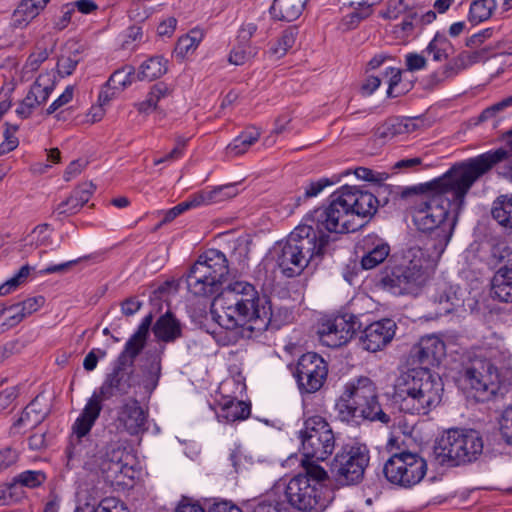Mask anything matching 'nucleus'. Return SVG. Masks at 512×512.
I'll return each mask as SVG.
<instances>
[{
    "mask_svg": "<svg viewBox=\"0 0 512 512\" xmlns=\"http://www.w3.org/2000/svg\"><path fill=\"white\" fill-rule=\"evenodd\" d=\"M379 201L374 193L355 186L345 185L330 196L325 208H317L304 218L305 223L297 226L288 236L277 263L283 274L295 277L308 265L315 267L330 254L332 239L330 232H355L364 225L356 223L355 217L371 218L378 209Z\"/></svg>",
    "mask_w": 512,
    "mask_h": 512,
    "instance_id": "1",
    "label": "nucleus"
},
{
    "mask_svg": "<svg viewBox=\"0 0 512 512\" xmlns=\"http://www.w3.org/2000/svg\"><path fill=\"white\" fill-rule=\"evenodd\" d=\"M485 173L471 159L453 164L442 176L429 182L410 187L397 186L390 189L394 199L406 201L416 215L413 216L417 229L426 235V250L439 258L451 239L454 222L448 221L450 212L455 217L465 205V198Z\"/></svg>",
    "mask_w": 512,
    "mask_h": 512,
    "instance_id": "2",
    "label": "nucleus"
},
{
    "mask_svg": "<svg viewBox=\"0 0 512 512\" xmlns=\"http://www.w3.org/2000/svg\"><path fill=\"white\" fill-rule=\"evenodd\" d=\"M362 270H372L383 264L375 284L394 295L417 293L427 280V259L421 247H410L390 255L391 247L382 238L367 236L363 241Z\"/></svg>",
    "mask_w": 512,
    "mask_h": 512,
    "instance_id": "3",
    "label": "nucleus"
},
{
    "mask_svg": "<svg viewBox=\"0 0 512 512\" xmlns=\"http://www.w3.org/2000/svg\"><path fill=\"white\" fill-rule=\"evenodd\" d=\"M442 378L427 367L409 369L394 386L393 400L401 412L426 416L442 402Z\"/></svg>",
    "mask_w": 512,
    "mask_h": 512,
    "instance_id": "4",
    "label": "nucleus"
},
{
    "mask_svg": "<svg viewBox=\"0 0 512 512\" xmlns=\"http://www.w3.org/2000/svg\"><path fill=\"white\" fill-rule=\"evenodd\" d=\"M338 418L342 422L360 424L364 420L388 425L391 417L384 412L379 402L375 382L367 376L356 377L344 386L335 404Z\"/></svg>",
    "mask_w": 512,
    "mask_h": 512,
    "instance_id": "5",
    "label": "nucleus"
},
{
    "mask_svg": "<svg viewBox=\"0 0 512 512\" xmlns=\"http://www.w3.org/2000/svg\"><path fill=\"white\" fill-rule=\"evenodd\" d=\"M483 449L484 441L478 430L451 428L437 439L434 454L441 464L454 467L475 462Z\"/></svg>",
    "mask_w": 512,
    "mask_h": 512,
    "instance_id": "6",
    "label": "nucleus"
},
{
    "mask_svg": "<svg viewBox=\"0 0 512 512\" xmlns=\"http://www.w3.org/2000/svg\"><path fill=\"white\" fill-rule=\"evenodd\" d=\"M229 275L228 260L218 249H208L190 267L186 275L187 289L198 297L216 294Z\"/></svg>",
    "mask_w": 512,
    "mask_h": 512,
    "instance_id": "7",
    "label": "nucleus"
},
{
    "mask_svg": "<svg viewBox=\"0 0 512 512\" xmlns=\"http://www.w3.org/2000/svg\"><path fill=\"white\" fill-rule=\"evenodd\" d=\"M463 381L477 402H487L498 395L503 397L508 392L506 384L501 381L498 368L491 359L472 360L464 372Z\"/></svg>",
    "mask_w": 512,
    "mask_h": 512,
    "instance_id": "8",
    "label": "nucleus"
},
{
    "mask_svg": "<svg viewBox=\"0 0 512 512\" xmlns=\"http://www.w3.org/2000/svg\"><path fill=\"white\" fill-rule=\"evenodd\" d=\"M300 438L302 455L307 459L325 461L335 449L336 438L332 427L320 415H314L305 420Z\"/></svg>",
    "mask_w": 512,
    "mask_h": 512,
    "instance_id": "9",
    "label": "nucleus"
},
{
    "mask_svg": "<svg viewBox=\"0 0 512 512\" xmlns=\"http://www.w3.org/2000/svg\"><path fill=\"white\" fill-rule=\"evenodd\" d=\"M288 503L300 512H323L333 500L329 486H315L306 477H293L287 484Z\"/></svg>",
    "mask_w": 512,
    "mask_h": 512,
    "instance_id": "10",
    "label": "nucleus"
},
{
    "mask_svg": "<svg viewBox=\"0 0 512 512\" xmlns=\"http://www.w3.org/2000/svg\"><path fill=\"white\" fill-rule=\"evenodd\" d=\"M382 472L391 484L410 488L424 478L427 472V463L417 453L403 451L393 454L385 462Z\"/></svg>",
    "mask_w": 512,
    "mask_h": 512,
    "instance_id": "11",
    "label": "nucleus"
},
{
    "mask_svg": "<svg viewBox=\"0 0 512 512\" xmlns=\"http://www.w3.org/2000/svg\"><path fill=\"white\" fill-rule=\"evenodd\" d=\"M368 463L366 447L345 445L336 453L330 471L341 485L357 484L362 481Z\"/></svg>",
    "mask_w": 512,
    "mask_h": 512,
    "instance_id": "12",
    "label": "nucleus"
},
{
    "mask_svg": "<svg viewBox=\"0 0 512 512\" xmlns=\"http://www.w3.org/2000/svg\"><path fill=\"white\" fill-rule=\"evenodd\" d=\"M301 394H312L319 391L328 376V363L316 352L301 355L293 371Z\"/></svg>",
    "mask_w": 512,
    "mask_h": 512,
    "instance_id": "13",
    "label": "nucleus"
},
{
    "mask_svg": "<svg viewBox=\"0 0 512 512\" xmlns=\"http://www.w3.org/2000/svg\"><path fill=\"white\" fill-rule=\"evenodd\" d=\"M362 327L363 323L358 316L344 313L323 322L318 333L323 344L338 348L358 335Z\"/></svg>",
    "mask_w": 512,
    "mask_h": 512,
    "instance_id": "14",
    "label": "nucleus"
},
{
    "mask_svg": "<svg viewBox=\"0 0 512 512\" xmlns=\"http://www.w3.org/2000/svg\"><path fill=\"white\" fill-rule=\"evenodd\" d=\"M398 327L390 318H383L368 325H363L359 333V344L368 352L382 351L395 337Z\"/></svg>",
    "mask_w": 512,
    "mask_h": 512,
    "instance_id": "15",
    "label": "nucleus"
},
{
    "mask_svg": "<svg viewBox=\"0 0 512 512\" xmlns=\"http://www.w3.org/2000/svg\"><path fill=\"white\" fill-rule=\"evenodd\" d=\"M238 299L239 305L236 308L238 320L243 329L251 333L252 322L256 320V314H260L264 304H269V298L265 295L260 296L252 284L241 281Z\"/></svg>",
    "mask_w": 512,
    "mask_h": 512,
    "instance_id": "16",
    "label": "nucleus"
},
{
    "mask_svg": "<svg viewBox=\"0 0 512 512\" xmlns=\"http://www.w3.org/2000/svg\"><path fill=\"white\" fill-rule=\"evenodd\" d=\"M294 311L286 306H274L269 299V304L261 307L260 314H256V320L252 322L249 337L258 336L268 328L278 330L282 326L292 323Z\"/></svg>",
    "mask_w": 512,
    "mask_h": 512,
    "instance_id": "17",
    "label": "nucleus"
},
{
    "mask_svg": "<svg viewBox=\"0 0 512 512\" xmlns=\"http://www.w3.org/2000/svg\"><path fill=\"white\" fill-rule=\"evenodd\" d=\"M148 412L136 398L125 401L118 409L117 422L130 435L143 433L147 428Z\"/></svg>",
    "mask_w": 512,
    "mask_h": 512,
    "instance_id": "18",
    "label": "nucleus"
},
{
    "mask_svg": "<svg viewBox=\"0 0 512 512\" xmlns=\"http://www.w3.org/2000/svg\"><path fill=\"white\" fill-rule=\"evenodd\" d=\"M241 281H236L234 283H230L227 287L221 289L216 293L217 295L214 297L212 307L220 308L224 316L226 318V324L220 325L224 326L226 329H232L237 326H241L240 320H238V312L236 311L237 306L239 305L238 293L240 291Z\"/></svg>",
    "mask_w": 512,
    "mask_h": 512,
    "instance_id": "19",
    "label": "nucleus"
},
{
    "mask_svg": "<svg viewBox=\"0 0 512 512\" xmlns=\"http://www.w3.org/2000/svg\"><path fill=\"white\" fill-rule=\"evenodd\" d=\"M235 187L234 185H225L218 187L217 189H214L209 192H198L193 195H191L187 200L177 204L173 208L169 209L166 213L162 221L160 222V225L169 223L173 221L177 216L182 214L183 212L197 207L203 203H210L215 202L218 200H221L218 198V195L221 193H224L225 196L231 197L235 195Z\"/></svg>",
    "mask_w": 512,
    "mask_h": 512,
    "instance_id": "20",
    "label": "nucleus"
},
{
    "mask_svg": "<svg viewBox=\"0 0 512 512\" xmlns=\"http://www.w3.org/2000/svg\"><path fill=\"white\" fill-rule=\"evenodd\" d=\"M445 353V343L436 335L421 337L411 351L412 358L419 364L426 366L438 365Z\"/></svg>",
    "mask_w": 512,
    "mask_h": 512,
    "instance_id": "21",
    "label": "nucleus"
},
{
    "mask_svg": "<svg viewBox=\"0 0 512 512\" xmlns=\"http://www.w3.org/2000/svg\"><path fill=\"white\" fill-rule=\"evenodd\" d=\"M139 366L141 379L138 382L149 396L154 392L159 384L162 374V357L161 352L147 351L142 358Z\"/></svg>",
    "mask_w": 512,
    "mask_h": 512,
    "instance_id": "22",
    "label": "nucleus"
},
{
    "mask_svg": "<svg viewBox=\"0 0 512 512\" xmlns=\"http://www.w3.org/2000/svg\"><path fill=\"white\" fill-rule=\"evenodd\" d=\"M135 384L134 370H130V372L112 370L111 373L106 375L104 382L99 388V392L104 400H108L112 397L128 395Z\"/></svg>",
    "mask_w": 512,
    "mask_h": 512,
    "instance_id": "23",
    "label": "nucleus"
},
{
    "mask_svg": "<svg viewBox=\"0 0 512 512\" xmlns=\"http://www.w3.org/2000/svg\"><path fill=\"white\" fill-rule=\"evenodd\" d=\"M502 139L505 141L503 146L471 158L485 174L512 157V128L503 134Z\"/></svg>",
    "mask_w": 512,
    "mask_h": 512,
    "instance_id": "24",
    "label": "nucleus"
},
{
    "mask_svg": "<svg viewBox=\"0 0 512 512\" xmlns=\"http://www.w3.org/2000/svg\"><path fill=\"white\" fill-rule=\"evenodd\" d=\"M251 414V404L236 398H225L219 403L216 416L219 422L233 423L247 419Z\"/></svg>",
    "mask_w": 512,
    "mask_h": 512,
    "instance_id": "25",
    "label": "nucleus"
},
{
    "mask_svg": "<svg viewBox=\"0 0 512 512\" xmlns=\"http://www.w3.org/2000/svg\"><path fill=\"white\" fill-rule=\"evenodd\" d=\"M152 331L159 341L172 343L182 336V325L171 311H167L156 320Z\"/></svg>",
    "mask_w": 512,
    "mask_h": 512,
    "instance_id": "26",
    "label": "nucleus"
},
{
    "mask_svg": "<svg viewBox=\"0 0 512 512\" xmlns=\"http://www.w3.org/2000/svg\"><path fill=\"white\" fill-rule=\"evenodd\" d=\"M45 303L43 296H35L24 300L21 303L7 306L9 310H15V313L8 317L2 324L5 328L2 332L19 324L26 316L38 311Z\"/></svg>",
    "mask_w": 512,
    "mask_h": 512,
    "instance_id": "27",
    "label": "nucleus"
},
{
    "mask_svg": "<svg viewBox=\"0 0 512 512\" xmlns=\"http://www.w3.org/2000/svg\"><path fill=\"white\" fill-rule=\"evenodd\" d=\"M492 298L501 302H512V268H500L492 278Z\"/></svg>",
    "mask_w": 512,
    "mask_h": 512,
    "instance_id": "28",
    "label": "nucleus"
},
{
    "mask_svg": "<svg viewBox=\"0 0 512 512\" xmlns=\"http://www.w3.org/2000/svg\"><path fill=\"white\" fill-rule=\"evenodd\" d=\"M50 0H21L13 13L15 27H25L45 9Z\"/></svg>",
    "mask_w": 512,
    "mask_h": 512,
    "instance_id": "29",
    "label": "nucleus"
},
{
    "mask_svg": "<svg viewBox=\"0 0 512 512\" xmlns=\"http://www.w3.org/2000/svg\"><path fill=\"white\" fill-rule=\"evenodd\" d=\"M305 0H274L270 7V14L278 21L292 22L301 14Z\"/></svg>",
    "mask_w": 512,
    "mask_h": 512,
    "instance_id": "30",
    "label": "nucleus"
},
{
    "mask_svg": "<svg viewBox=\"0 0 512 512\" xmlns=\"http://www.w3.org/2000/svg\"><path fill=\"white\" fill-rule=\"evenodd\" d=\"M168 71V60L163 56H151L138 69V81L159 79Z\"/></svg>",
    "mask_w": 512,
    "mask_h": 512,
    "instance_id": "31",
    "label": "nucleus"
},
{
    "mask_svg": "<svg viewBox=\"0 0 512 512\" xmlns=\"http://www.w3.org/2000/svg\"><path fill=\"white\" fill-rule=\"evenodd\" d=\"M491 215L500 226L512 230V194L499 195L493 201Z\"/></svg>",
    "mask_w": 512,
    "mask_h": 512,
    "instance_id": "32",
    "label": "nucleus"
},
{
    "mask_svg": "<svg viewBox=\"0 0 512 512\" xmlns=\"http://www.w3.org/2000/svg\"><path fill=\"white\" fill-rule=\"evenodd\" d=\"M173 92V88L170 87L163 81H159L152 85L150 91L148 92L146 99L136 103L135 107L139 113H148L151 110L157 109L158 102L170 96Z\"/></svg>",
    "mask_w": 512,
    "mask_h": 512,
    "instance_id": "33",
    "label": "nucleus"
},
{
    "mask_svg": "<svg viewBox=\"0 0 512 512\" xmlns=\"http://www.w3.org/2000/svg\"><path fill=\"white\" fill-rule=\"evenodd\" d=\"M260 136L261 132L250 126L227 146V152L234 156L242 155L259 140Z\"/></svg>",
    "mask_w": 512,
    "mask_h": 512,
    "instance_id": "34",
    "label": "nucleus"
},
{
    "mask_svg": "<svg viewBox=\"0 0 512 512\" xmlns=\"http://www.w3.org/2000/svg\"><path fill=\"white\" fill-rule=\"evenodd\" d=\"M496 9V0H473L470 4L468 21L477 25L491 18Z\"/></svg>",
    "mask_w": 512,
    "mask_h": 512,
    "instance_id": "35",
    "label": "nucleus"
},
{
    "mask_svg": "<svg viewBox=\"0 0 512 512\" xmlns=\"http://www.w3.org/2000/svg\"><path fill=\"white\" fill-rule=\"evenodd\" d=\"M435 302L443 305L442 311L444 313L452 312L455 307H458L463 302L462 292L459 286L446 285L444 286L435 297Z\"/></svg>",
    "mask_w": 512,
    "mask_h": 512,
    "instance_id": "36",
    "label": "nucleus"
},
{
    "mask_svg": "<svg viewBox=\"0 0 512 512\" xmlns=\"http://www.w3.org/2000/svg\"><path fill=\"white\" fill-rule=\"evenodd\" d=\"M203 39L200 30L193 29L186 35L181 36L176 43L174 54L177 59L183 60L189 53L194 52Z\"/></svg>",
    "mask_w": 512,
    "mask_h": 512,
    "instance_id": "37",
    "label": "nucleus"
},
{
    "mask_svg": "<svg viewBox=\"0 0 512 512\" xmlns=\"http://www.w3.org/2000/svg\"><path fill=\"white\" fill-rule=\"evenodd\" d=\"M315 459H307L303 457L302 466L305 470L304 474H298L295 477H306L310 484L315 486H328L325 482L329 480L327 471L321 467Z\"/></svg>",
    "mask_w": 512,
    "mask_h": 512,
    "instance_id": "38",
    "label": "nucleus"
},
{
    "mask_svg": "<svg viewBox=\"0 0 512 512\" xmlns=\"http://www.w3.org/2000/svg\"><path fill=\"white\" fill-rule=\"evenodd\" d=\"M46 480L47 475L45 472L41 470H26L16 475L13 478L12 484L14 488L20 485L29 489H35L42 486Z\"/></svg>",
    "mask_w": 512,
    "mask_h": 512,
    "instance_id": "39",
    "label": "nucleus"
},
{
    "mask_svg": "<svg viewBox=\"0 0 512 512\" xmlns=\"http://www.w3.org/2000/svg\"><path fill=\"white\" fill-rule=\"evenodd\" d=\"M34 405L35 403L32 401L24 408L21 416L14 422V427H20L22 425L35 427L44 420L45 415L40 414V412L34 408Z\"/></svg>",
    "mask_w": 512,
    "mask_h": 512,
    "instance_id": "40",
    "label": "nucleus"
},
{
    "mask_svg": "<svg viewBox=\"0 0 512 512\" xmlns=\"http://www.w3.org/2000/svg\"><path fill=\"white\" fill-rule=\"evenodd\" d=\"M355 175L359 179H363L369 182L377 183L378 186L376 188V193L381 194L382 192H386L389 190L387 185L381 184L382 181L387 179L388 175L386 173H378L366 167H359L355 170Z\"/></svg>",
    "mask_w": 512,
    "mask_h": 512,
    "instance_id": "41",
    "label": "nucleus"
},
{
    "mask_svg": "<svg viewBox=\"0 0 512 512\" xmlns=\"http://www.w3.org/2000/svg\"><path fill=\"white\" fill-rule=\"evenodd\" d=\"M376 133L381 139H392L397 135L405 134V126L399 118L389 119L377 129Z\"/></svg>",
    "mask_w": 512,
    "mask_h": 512,
    "instance_id": "42",
    "label": "nucleus"
},
{
    "mask_svg": "<svg viewBox=\"0 0 512 512\" xmlns=\"http://www.w3.org/2000/svg\"><path fill=\"white\" fill-rule=\"evenodd\" d=\"M50 228V225L49 224H40V225H37L32 231L30 234H28L26 237H25V241L30 244V245H35V246H42V245H47L51 242V237L50 235L47 233V231L49 230Z\"/></svg>",
    "mask_w": 512,
    "mask_h": 512,
    "instance_id": "43",
    "label": "nucleus"
},
{
    "mask_svg": "<svg viewBox=\"0 0 512 512\" xmlns=\"http://www.w3.org/2000/svg\"><path fill=\"white\" fill-rule=\"evenodd\" d=\"M253 56L251 44L245 46L237 43L230 51L228 61L234 65H243Z\"/></svg>",
    "mask_w": 512,
    "mask_h": 512,
    "instance_id": "44",
    "label": "nucleus"
},
{
    "mask_svg": "<svg viewBox=\"0 0 512 512\" xmlns=\"http://www.w3.org/2000/svg\"><path fill=\"white\" fill-rule=\"evenodd\" d=\"M102 396L100 395V392L96 393L94 392L91 398L88 400L87 404L85 405L84 409L82 410V413L80 415L84 416L85 418H89L96 422L98 419L101 411H102Z\"/></svg>",
    "mask_w": 512,
    "mask_h": 512,
    "instance_id": "45",
    "label": "nucleus"
},
{
    "mask_svg": "<svg viewBox=\"0 0 512 512\" xmlns=\"http://www.w3.org/2000/svg\"><path fill=\"white\" fill-rule=\"evenodd\" d=\"M409 3L406 0H388L385 11L380 12L385 19H397L402 13L409 11Z\"/></svg>",
    "mask_w": 512,
    "mask_h": 512,
    "instance_id": "46",
    "label": "nucleus"
},
{
    "mask_svg": "<svg viewBox=\"0 0 512 512\" xmlns=\"http://www.w3.org/2000/svg\"><path fill=\"white\" fill-rule=\"evenodd\" d=\"M337 180H331L329 178H321L317 181L310 182L309 185L305 188L304 195L298 197L297 205L301 200H307L309 198L317 196L320 192L324 190V188L333 185Z\"/></svg>",
    "mask_w": 512,
    "mask_h": 512,
    "instance_id": "47",
    "label": "nucleus"
},
{
    "mask_svg": "<svg viewBox=\"0 0 512 512\" xmlns=\"http://www.w3.org/2000/svg\"><path fill=\"white\" fill-rule=\"evenodd\" d=\"M251 512H290L287 504L278 499H264L258 502Z\"/></svg>",
    "mask_w": 512,
    "mask_h": 512,
    "instance_id": "48",
    "label": "nucleus"
},
{
    "mask_svg": "<svg viewBox=\"0 0 512 512\" xmlns=\"http://www.w3.org/2000/svg\"><path fill=\"white\" fill-rule=\"evenodd\" d=\"M83 206L84 205L80 203V200H78V197L74 194V192H72L65 201L61 202L57 206L56 211L59 215H74Z\"/></svg>",
    "mask_w": 512,
    "mask_h": 512,
    "instance_id": "49",
    "label": "nucleus"
},
{
    "mask_svg": "<svg viewBox=\"0 0 512 512\" xmlns=\"http://www.w3.org/2000/svg\"><path fill=\"white\" fill-rule=\"evenodd\" d=\"M491 55V48L484 47L475 51H462L461 56L466 63V66L469 67L475 63L483 62L487 60Z\"/></svg>",
    "mask_w": 512,
    "mask_h": 512,
    "instance_id": "50",
    "label": "nucleus"
},
{
    "mask_svg": "<svg viewBox=\"0 0 512 512\" xmlns=\"http://www.w3.org/2000/svg\"><path fill=\"white\" fill-rule=\"evenodd\" d=\"M93 512H130L125 504L116 498H104Z\"/></svg>",
    "mask_w": 512,
    "mask_h": 512,
    "instance_id": "51",
    "label": "nucleus"
},
{
    "mask_svg": "<svg viewBox=\"0 0 512 512\" xmlns=\"http://www.w3.org/2000/svg\"><path fill=\"white\" fill-rule=\"evenodd\" d=\"M258 30V26L254 22H244L240 26L237 36L236 42L242 45L251 44V38L255 35Z\"/></svg>",
    "mask_w": 512,
    "mask_h": 512,
    "instance_id": "52",
    "label": "nucleus"
},
{
    "mask_svg": "<svg viewBox=\"0 0 512 512\" xmlns=\"http://www.w3.org/2000/svg\"><path fill=\"white\" fill-rule=\"evenodd\" d=\"M125 72L123 68L115 70L107 80L105 87L112 88L113 90H124L129 86V81L127 80V76H125Z\"/></svg>",
    "mask_w": 512,
    "mask_h": 512,
    "instance_id": "53",
    "label": "nucleus"
},
{
    "mask_svg": "<svg viewBox=\"0 0 512 512\" xmlns=\"http://www.w3.org/2000/svg\"><path fill=\"white\" fill-rule=\"evenodd\" d=\"M509 106H512V95L484 109L479 115V121L484 122Z\"/></svg>",
    "mask_w": 512,
    "mask_h": 512,
    "instance_id": "54",
    "label": "nucleus"
},
{
    "mask_svg": "<svg viewBox=\"0 0 512 512\" xmlns=\"http://www.w3.org/2000/svg\"><path fill=\"white\" fill-rule=\"evenodd\" d=\"M386 74H390L387 96L390 98H395L403 94V90L397 89L399 83L401 82V71L399 69L390 67L386 71Z\"/></svg>",
    "mask_w": 512,
    "mask_h": 512,
    "instance_id": "55",
    "label": "nucleus"
},
{
    "mask_svg": "<svg viewBox=\"0 0 512 512\" xmlns=\"http://www.w3.org/2000/svg\"><path fill=\"white\" fill-rule=\"evenodd\" d=\"M124 465L116 461H110L102 458L99 464V468L103 476L107 479L116 478L119 473L122 472Z\"/></svg>",
    "mask_w": 512,
    "mask_h": 512,
    "instance_id": "56",
    "label": "nucleus"
},
{
    "mask_svg": "<svg viewBox=\"0 0 512 512\" xmlns=\"http://www.w3.org/2000/svg\"><path fill=\"white\" fill-rule=\"evenodd\" d=\"M135 359V356H132L130 353L123 350L118 355L112 370L119 372H130V370H133Z\"/></svg>",
    "mask_w": 512,
    "mask_h": 512,
    "instance_id": "57",
    "label": "nucleus"
},
{
    "mask_svg": "<svg viewBox=\"0 0 512 512\" xmlns=\"http://www.w3.org/2000/svg\"><path fill=\"white\" fill-rule=\"evenodd\" d=\"M19 458V453L16 449L7 446L0 449V471L5 470L14 465Z\"/></svg>",
    "mask_w": 512,
    "mask_h": 512,
    "instance_id": "58",
    "label": "nucleus"
},
{
    "mask_svg": "<svg viewBox=\"0 0 512 512\" xmlns=\"http://www.w3.org/2000/svg\"><path fill=\"white\" fill-rule=\"evenodd\" d=\"M295 43L292 32L285 30L277 41V46L272 48L274 54L284 55Z\"/></svg>",
    "mask_w": 512,
    "mask_h": 512,
    "instance_id": "59",
    "label": "nucleus"
},
{
    "mask_svg": "<svg viewBox=\"0 0 512 512\" xmlns=\"http://www.w3.org/2000/svg\"><path fill=\"white\" fill-rule=\"evenodd\" d=\"M466 68H467L466 63L464 62V59L460 53V54H458V56H456L455 58H453L452 60H450L448 63H446L444 65V67L442 68L443 69L442 76L444 74H446L448 76V78H451Z\"/></svg>",
    "mask_w": 512,
    "mask_h": 512,
    "instance_id": "60",
    "label": "nucleus"
},
{
    "mask_svg": "<svg viewBox=\"0 0 512 512\" xmlns=\"http://www.w3.org/2000/svg\"><path fill=\"white\" fill-rule=\"evenodd\" d=\"M62 15L54 20L53 25L54 29L58 31L64 30L69 23L71 22L72 15L74 14V9L71 3H67L61 8Z\"/></svg>",
    "mask_w": 512,
    "mask_h": 512,
    "instance_id": "61",
    "label": "nucleus"
},
{
    "mask_svg": "<svg viewBox=\"0 0 512 512\" xmlns=\"http://www.w3.org/2000/svg\"><path fill=\"white\" fill-rule=\"evenodd\" d=\"M78 59L62 55L57 62L58 73L61 77L69 76L75 70Z\"/></svg>",
    "mask_w": 512,
    "mask_h": 512,
    "instance_id": "62",
    "label": "nucleus"
},
{
    "mask_svg": "<svg viewBox=\"0 0 512 512\" xmlns=\"http://www.w3.org/2000/svg\"><path fill=\"white\" fill-rule=\"evenodd\" d=\"M19 396L17 386L9 387L0 392V413L8 409Z\"/></svg>",
    "mask_w": 512,
    "mask_h": 512,
    "instance_id": "63",
    "label": "nucleus"
},
{
    "mask_svg": "<svg viewBox=\"0 0 512 512\" xmlns=\"http://www.w3.org/2000/svg\"><path fill=\"white\" fill-rule=\"evenodd\" d=\"M74 94V88L73 86H67L64 90V92L55 100L53 101L50 106L47 108V114L50 115L54 113L56 110L61 108L62 106L66 105L73 99Z\"/></svg>",
    "mask_w": 512,
    "mask_h": 512,
    "instance_id": "64",
    "label": "nucleus"
}]
</instances>
